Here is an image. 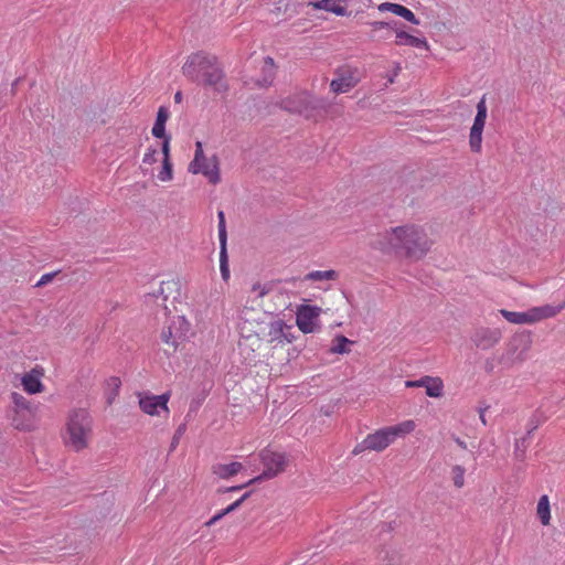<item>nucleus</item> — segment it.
Returning a JSON list of instances; mask_svg holds the SVG:
<instances>
[{
	"instance_id": "1",
	"label": "nucleus",
	"mask_w": 565,
	"mask_h": 565,
	"mask_svg": "<svg viewBox=\"0 0 565 565\" xmlns=\"http://www.w3.org/2000/svg\"><path fill=\"white\" fill-rule=\"evenodd\" d=\"M433 246L426 228L416 223H406L385 231L376 242L383 253H395L411 260L424 258Z\"/></svg>"
},
{
	"instance_id": "2",
	"label": "nucleus",
	"mask_w": 565,
	"mask_h": 565,
	"mask_svg": "<svg viewBox=\"0 0 565 565\" xmlns=\"http://www.w3.org/2000/svg\"><path fill=\"white\" fill-rule=\"evenodd\" d=\"M182 73L190 81L210 87L214 92L222 93L227 89L223 70L216 56L212 54L204 52L191 54L182 66Z\"/></svg>"
},
{
	"instance_id": "3",
	"label": "nucleus",
	"mask_w": 565,
	"mask_h": 565,
	"mask_svg": "<svg viewBox=\"0 0 565 565\" xmlns=\"http://www.w3.org/2000/svg\"><path fill=\"white\" fill-rule=\"evenodd\" d=\"M93 419L84 408H76L68 413L63 440L66 447L79 452L86 449L92 439Z\"/></svg>"
},
{
	"instance_id": "4",
	"label": "nucleus",
	"mask_w": 565,
	"mask_h": 565,
	"mask_svg": "<svg viewBox=\"0 0 565 565\" xmlns=\"http://www.w3.org/2000/svg\"><path fill=\"white\" fill-rule=\"evenodd\" d=\"M10 398L11 406L8 416L11 426L24 433L35 430L39 426L38 407L18 392H12Z\"/></svg>"
},
{
	"instance_id": "5",
	"label": "nucleus",
	"mask_w": 565,
	"mask_h": 565,
	"mask_svg": "<svg viewBox=\"0 0 565 565\" xmlns=\"http://www.w3.org/2000/svg\"><path fill=\"white\" fill-rule=\"evenodd\" d=\"M415 428L416 423L413 419L382 427L366 435L364 438V446L369 447V451L382 452L394 444L397 438H403L412 434Z\"/></svg>"
},
{
	"instance_id": "6",
	"label": "nucleus",
	"mask_w": 565,
	"mask_h": 565,
	"mask_svg": "<svg viewBox=\"0 0 565 565\" xmlns=\"http://www.w3.org/2000/svg\"><path fill=\"white\" fill-rule=\"evenodd\" d=\"M565 303L558 306L544 305L540 307L530 308L526 311L518 312L507 309L499 310L500 315L510 323L513 324H534L545 319L556 317L563 309Z\"/></svg>"
},
{
	"instance_id": "7",
	"label": "nucleus",
	"mask_w": 565,
	"mask_h": 565,
	"mask_svg": "<svg viewBox=\"0 0 565 565\" xmlns=\"http://www.w3.org/2000/svg\"><path fill=\"white\" fill-rule=\"evenodd\" d=\"M259 459L264 467L263 473L248 481V483H254L262 479H270L279 473L284 472L288 467V457L285 452L274 450L269 447L264 448L259 452Z\"/></svg>"
},
{
	"instance_id": "8",
	"label": "nucleus",
	"mask_w": 565,
	"mask_h": 565,
	"mask_svg": "<svg viewBox=\"0 0 565 565\" xmlns=\"http://www.w3.org/2000/svg\"><path fill=\"white\" fill-rule=\"evenodd\" d=\"M320 106V100L315 98L308 92H299L281 100V107L290 113L302 115L310 119L316 118V113Z\"/></svg>"
},
{
	"instance_id": "9",
	"label": "nucleus",
	"mask_w": 565,
	"mask_h": 565,
	"mask_svg": "<svg viewBox=\"0 0 565 565\" xmlns=\"http://www.w3.org/2000/svg\"><path fill=\"white\" fill-rule=\"evenodd\" d=\"M362 79L360 70L349 64L334 70V77L330 82V90L334 94H344L352 90Z\"/></svg>"
},
{
	"instance_id": "10",
	"label": "nucleus",
	"mask_w": 565,
	"mask_h": 565,
	"mask_svg": "<svg viewBox=\"0 0 565 565\" xmlns=\"http://www.w3.org/2000/svg\"><path fill=\"white\" fill-rule=\"evenodd\" d=\"M476 108L477 114L469 134V146L472 152L480 153L482 148V132L488 115L486 96L481 97V99L477 103Z\"/></svg>"
},
{
	"instance_id": "11",
	"label": "nucleus",
	"mask_w": 565,
	"mask_h": 565,
	"mask_svg": "<svg viewBox=\"0 0 565 565\" xmlns=\"http://www.w3.org/2000/svg\"><path fill=\"white\" fill-rule=\"evenodd\" d=\"M170 396L169 392L161 395H139V407L145 414L150 416H160L161 413L168 416L170 413L168 407Z\"/></svg>"
},
{
	"instance_id": "12",
	"label": "nucleus",
	"mask_w": 565,
	"mask_h": 565,
	"mask_svg": "<svg viewBox=\"0 0 565 565\" xmlns=\"http://www.w3.org/2000/svg\"><path fill=\"white\" fill-rule=\"evenodd\" d=\"M321 313V308L310 305H301L296 311V323L299 330L303 333H312L316 331L318 318Z\"/></svg>"
},
{
	"instance_id": "13",
	"label": "nucleus",
	"mask_w": 565,
	"mask_h": 565,
	"mask_svg": "<svg viewBox=\"0 0 565 565\" xmlns=\"http://www.w3.org/2000/svg\"><path fill=\"white\" fill-rule=\"evenodd\" d=\"M189 171L193 174H203L212 184H217L221 181L218 160L215 156L204 157V161L202 160L195 166L194 162H191Z\"/></svg>"
},
{
	"instance_id": "14",
	"label": "nucleus",
	"mask_w": 565,
	"mask_h": 565,
	"mask_svg": "<svg viewBox=\"0 0 565 565\" xmlns=\"http://www.w3.org/2000/svg\"><path fill=\"white\" fill-rule=\"evenodd\" d=\"M44 376V370L41 366H35L31 371L24 373L21 377V385L28 394H39L44 391V384L42 379Z\"/></svg>"
},
{
	"instance_id": "15",
	"label": "nucleus",
	"mask_w": 565,
	"mask_h": 565,
	"mask_svg": "<svg viewBox=\"0 0 565 565\" xmlns=\"http://www.w3.org/2000/svg\"><path fill=\"white\" fill-rule=\"evenodd\" d=\"M394 43L396 46H411L415 49H423L426 51L430 50V45L425 38L416 36L401 29L394 30Z\"/></svg>"
},
{
	"instance_id": "16",
	"label": "nucleus",
	"mask_w": 565,
	"mask_h": 565,
	"mask_svg": "<svg viewBox=\"0 0 565 565\" xmlns=\"http://www.w3.org/2000/svg\"><path fill=\"white\" fill-rule=\"evenodd\" d=\"M347 2L348 0H318L309 1L308 7L316 10H324L338 17H344L348 14Z\"/></svg>"
},
{
	"instance_id": "17",
	"label": "nucleus",
	"mask_w": 565,
	"mask_h": 565,
	"mask_svg": "<svg viewBox=\"0 0 565 565\" xmlns=\"http://www.w3.org/2000/svg\"><path fill=\"white\" fill-rule=\"evenodd\" d=\"M285 329H289L287 324L280 320H273L268 324V332L267 338L268 342L275 343V344H284V343H290L291 339L288 338V335L285 332Z\"/></svg>"
},
{
	"instance_id": "18",
	"label": "nucleus",
	"mask_w": 565,
	"mask_h": 565,
	"mask_svg": "<svg viewBox=\"0 0 565 565\" xmlns=\"http://www.w3.org/2000/svg\"><path fill=\"white\" fill-rule=\"evenodd\" d=\"M377 10L380 12H391L395 15H398L406 21H408L412 24L418 25L419 20L416 18V15L411 11L408 8L394 3V2H383L377 6Z\"/></svg>"
},
{
	"instance_id": "19",
	"label": "nucleus",
	"mask_w": 565,
	"mask_h": 565,
	"mask_svg": "<svg viewBox=\"0 0 565 565\" xmlns=\"http://www.w3.org/2000/svg\"><path fill=\"white\" fill-rule=\"evenodd\" d=\"M243 465L238 461L228 463L218 462L212 466L211 470L214 476L220 479H230L241 472Z\"/></svg>"
},
{
	"instance_id": "20",
	"label": "nucleus",
	"mask_w": 565,
	"mask_h": 565,
	"mask_svg": "<svg viewBox=\"0 0 565 565\" xmlns=\"http://www.w3.org/2000/svg\"><path fill=\"white\" fill-rule=\"evenodd\" d=\"M369 25L371 28V40H387L391 38L393 31L391 23L385 21H372Z\"/></svg>"
},
{
	"instance_id": "21",
	"label": "nucleus",
	"mask_w": 565,
	"mask_h": 565,
	"mask_svg": "<svg viewBox=\"0 0 565 565\" xmlns=\"http://www.w3.org/2000/svg\"><path fill=\"white\" fill-rule=\"evenodd\" d=\"M262 71L264 76L262 79L257 81V84L262 87L269 86L276 75V65L271 57L267 56L264 58Z\"/></svg>"
},
{
	"instance_id": "22",
	"label": "nucleus",
	"mask_w": 565,
	"mask_h": 565,
	"mask_svg": "<svg viewBox=\"0 0 565 565\" xmlns=\"http://www.w3.org/2000/svg\"><path fill=\"white\" fill-rule=\"evenodd\" d=\"M424 387L427 396L429 397L438 398L444 394V382L438 376L434 377L426 375Z\"/></svg>"
},
{
	"instance_id": "23",
	"label": "nucleus",
	"mask_w": 565,
	"mask_h": 565,
	"mask_svg": "<svg viewBox=\"0 0 565 565\" xmlns=\"http://www.w3.org/2000/svg\"><path fill=\"white\" fill-rule=\"evenodd\" d=\"M536 514L542 525L547 526L551 523V504L548 495L544 494L540 497L536 505Z\"/></svg>"
},
{
	"instance_id": "24",
	"label": "nucleus",
	"mask_w": 565,
	"mask_h": 565,
	"mask_svg": "<svg viewBox=\"0 0 565 565\" xmlns=\"http://www.w3.org/2000/svg\"><path fill=\"white\" fill-rule=\"evenodd\" d=\"M501 338L499 331L484 329L477 333L476 343L478 347L487 348L497 343Z\"/></svg>"
},
{
	"instance_id": "25",
	"label": "nucleus",
	"mask_w": 565,
	"mask_h": 565,
	"mask_svg": "<svg viewBox=\"0 0 565 565\" xmlns=\"http://www.w3.org/2000/svg\"><path fill=\"white\" fill-rule=\"evenodd\" d=\"M249 497V493H245L243 497H241L238 500L234 501L232 504H230L227 508H225L224 510L217 512L215 515H213L206 523L205 525L206 526H212L213 524H215L217 521H220L223 516H225L226 514L235 511L237 508L241 507V504Z\"/></svg>"
},
{
	"instance_id": "26",
	"label": "nucleus",
	"mask_w": 565,
	"mask_h": 565,
	"mask_svg": "<svg viewBox=\"0 0 565 565\" xmlns=\"http://www.w3.org/2000/svg\"><path fill=\"white\" fill-rule=\"evenodd\" d=\"M249 497V493H245L243 497H241L238 500L234 501L232 504H230L227 508H225L224 510L217 512L215 515H213L206 523L205 525L206 526H212L213 524H215L217 521H220L223 516H225L226 514L235 511L237 508L241 507V504Z\"/></svg>"
},
{
	"instance_id": "27",
	"label": "nucleus",
	"mask_w": 565,
	"mask_h": 565,
	"mask_svg": "<svg viewBox=\"0 0 565 565\" xmlns=\"http://www.w3.org/2000/svg\"><path fill=\"white\" fill-rule=\"evenodd\" d=\"M339 274L333 270H315L310 271L306 275L305 279L309 281H321V280H335L338 279Z\"/></svg>"
},
{
	"instance_id": "28",
	"label": "nucleus",
	"mask_w": 565,
	"mask_h": 565,
	"mask_svg": "<svg viewBox=\"0 0 565 565\" xmlns=\"http://www.w3.org/2000/svg\"><path fill=\"white\" fill-rule=\"evenodd\" d=\"M353 341L349 340L344 335H337L330 348V352L333 354H345L350 352L349 345L352 344Z\"/></svg>"
},
{
	"instance_id": "29",
	"label": "nucleus",
	"mask_w": 565,
	"mask_h": 565,
	"mask_svg": "<svg viewBox=\"0 0 565 565\" xmlns=\"http://www.w3.org/2000/svg\"><path fill=\"white\" fill-rule=\"evenodd\" d=\"M466 468L461 465H454L450 469V477L454 486L461 489L465 486Z\"/></svg>"
},
{
	"instance_id": "30",
	"label": "nucleus",
	"mask_w": 565,
	"mask_h": 565,
	"mask_svg": "<svg viewBox=\"0 0 565 565\" xmlns=\"http://www.w3.org/2000/svg\"><path fill=\"white\" fill-rule=\"evenodd\" d=\"M161 341L169 348L172 350V352H175L178 347H179V342L177 340V337L174 335L173 331H172V328L169 326V327H166L163 328L162 332H161Z\"/></svg>"
},
{
	"instance_id": "31",
	"label": "nucleus",
	"mask_w": 565,
	"mask_h": 565,
	"mask_svg": "<svg viewBox=\"0 0 565 565\" xmlns=\"http://www.w3.org/2000/svg\"><path fill=\"white\" fill-rule=\"evenodd\" d=\"M157 177L161 182H169L173 179V164L171 160H162V167Z\"/></svg>"
},
{
	"instance_id": "32",
	"label": "nucleus",
	"mask_w": 565,
	"mask_h": 565,
	"mask_svg": "<svg viewBox=\"0 0 565 565\" xmlns=\"http://www.w3.org/2000/svg\"><path fill=\"white\" fill-rule=\"evenodd\" d=\"M220 270H221L222 278L224 280H227L230 278V269H228V264H227L226 244L221 245Z\"/></svg>"
},
{
	"instance_id": "33",
	"label": "nucleus",
	"mask_w": 565,
	"mask_h": 565,
	"mask_svg": "<svg viewBox=\"0 0 565 565\" xmlns=\"http://www.w3.org/2000/svg\"><path fill=\"white\" fill-rule=\"evenodd\" d=\"M218 217V239L220 245L226 244L225 214L223 211L217 212Z\"/></svg>"
},
{
	"instance_id": "34",
	"label": "nucleus",
	"mask_w": 565,
	"mask_h": 565,
	"mask_svg": "<svg viewBox=\"0 0 565 565\" xmlns=\"http://www.w3.org/2000/svg\"><path fill=\"white\" fill-rule=\"evenodd\" d=\"M159 150L153 147H149L142 158V163L147 166H152L158 161Z\"/></svg>"
},
{
	"instance_id": "35",
	"label": "nucleus",
	"mask_w": 565,
	"mask_h": 565,
	"mask_svg": "<svg viewBox=\"0 0 565 565\" xmlns=\"http://www.w3.org/2000/svg\"><path fill=\"white\" fill-rule=\"evenodd\" d=\"M204 157H206V156L204 154L202 142L196 141L194 158L191 162H194V166H195L199 162H201L202 160L204 161Z\"/></svg>"
},
{
	"instance_id": "36",
	"label": "nucleus",
	"mask_w": 565,
	"mask_h": 565,
	"mask_svg": "<svg viewBox=\"0 0 565 565\" xmlns=\"http://www.w3.org/2000/svg\"><path fill=\"white\" fill-rule=\"evenodd\" d=\"M151 132L156 138H162L163 140L166 138H170L169 136L166 135V126L164 125L154 122Z\"/></svg>"
},
{
	"instance_id": "37",
	"label": "nucleus",
	"mask_w": 565,
	"mask_h": 565,
	"mask_svg": "<svg viewBox=\"0 0 565 565\" xmlns=\"http://www.w3.org/2000/svg\"><path fill=\"white\" fill-rule=\"evenodd\" d=\"M169 118V111L166 107H160L157 114L156 124L164 125Z\"/></svg>"
},
{
	"instance_id": "38",
	"label": "nucleus",
	"mask_w": 565,
	"mask_h": 565,
	"mask_svg": "<svg viewBox=\"0 0 565 565\" xmlns=\"http://www.w3.org/2000/svg\"><path fill=\"white\" fill-rule=\"evenodd\" d=\"M170 140L171 138H166L163 141H162V146H161V152H162V160H171L170 158Z\"/></svg>"
},
{
	"instance_id": "39",
	"label": "nucleus",
	"mask_w": 565,
	"mask_h": 565,
	"mask_svg": "<svg viewBox=\"0 0 565 565\" xmlns=\"http://www.w3.org/2000/svg\"><path fill=\"white\" fill-rule=\"evenodd\" d=\"M424 384H425V376L420 377L419 380H408L405 382V386L406 387H424Z\"/></svg>"
},
{
	"instance_id": "40",
	"label": "nucleus",
	"mask_w": 565,
	"mask_h": 565,
	"mask_svg": "<svg viewBox=\"0 0 565 565\" xmlns=\"http://www.w3.org/2000/svg\"><path fill=\"white\" fill-rule=\"evenodd\" d=\"M55 275H56V273L44 274L40 278V280L36 282V287H41V286L49 284L54 278Z\"/></svg>"
},
{
	"instance_id": "41",
	"label": "nucleus",
	"mask_w": 565,
	"mask_h": 565,
	"mask_svg": "<svg viewBox=\"0 0 565 565\" xmlns=\"http://www.w3.org/2000/svg\"><path fill=\"white\" fill-rule=\"evenodd\" d=\"M401 70H402L401 64L397 63L396 66H395V70L392 72V74L386 76L387 82L390 84H393L395 82V79L398 76Z\"/></svg>"
},
{
	"instance_id": "42",
	"label": "nucleus",
	"mask_w": 565,
	"mask_h": 565,
	"mask_svg": "<svg viewBox=\"0 0 565 565\" xmlns=\"http://www.w3.org/2000/svg\"><path fill=\"white\" fill-rule=\"evenodd\" d=\"M253 290L257 292L259 297H264L269 292V288L267 286H262L259 284L255 285Z\"/></svg>"
},
{
	"instance_id": "43",
	"label": "nucleus",
	"mask_w": 565,
	"mask_h": 565,
	"mask_svg": "<svg viewBox=\"0 0 565 565\" xmlns=\"http://www.w3.org/2000/svg\"><path fill=\"white\" fill-rule=\"evenodd\" d=\"M366 450H369V447L364 446V439H363L361 443H359V444L353 448L352 454H353L354 456H358V455H360V454H362V452H364V451H366Z\"/></svg>"
},
{
	"instance_id": "44",
	"label": "nucleus",
	"mask_w": 565,
	"mask_h": 565,
	"mask_svg": "<svg viewBox=\"0 0 565 565\" xmlns=\"http://www.w3.org/2000/svg\"><path fill=\"white\" fill-rule=\"evenodd\" d=\"M525 447H526V445H525L524 438L515 440V451L522 450V452H524Z\"/></svg>"
},
{
	"instance_id": "45",
	"label": "nucleus",
	"mask_w": 565,
	"mask_h": 565,
	"mask_svg": "<svg viewBox=\"0 0 565 565\" xmlns=\"http://www.w3.org/2000/svg\"><path fill=\"white\" fill-rule=\"evenodd\" d=\"M455 443L461 448V449H467V444L466 441H463L462 439H460L459 437H455L454 438Z\"/></svg>"
},
{
	"instance_id": "46",
	"label": "nucleus",
	"mask_w": 565,
	"mask_h": 565,
	"mask_svg": "<svg viewBox=\"0 0 565 565\" xmlns=\"http://www.w3.org/2000/svg\"><path fill=\"white\" fill-rule=\"evenodd\" d=\"M249 484L250 483L247 482V483H245L243 486L230 487V488L226 489V491H238V490H241V489H243V488H245L246 486H249Z\"/></svg>"
},
{
	"instance_id": "47",
	"label": "nucleus",
	"mask_w": 565,
	"mask_h": 565,
	"mask_svg": "<svg viewBox=\"0 0 565 565\" xmlns=\"http://www.w3.org/2000/svg\"><path fill=\"white\" fill-rule=\"evenodd\" d=\"M174 100H175V103H181V100H182V94H181V92H177V93L174 94Z\"/></svg>"
},
{
	"instance_id": "48",
	"label": "nucleus",
	"mask_w": 565,
	"mask_h": 565,
	"mask_svg": "<svg viewBox=\"0 0 565 565\" xmlns=\"http://www.w3.org/2000/svg\"><path fill=\"white\" fill-rule=\"evenodd\" d=\"M480 420L482 422V424L486 425L487 422H486V416H484V412L483 411L480 413Z\"/></svg>"
}]
</instances>
